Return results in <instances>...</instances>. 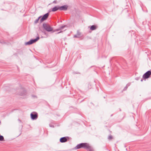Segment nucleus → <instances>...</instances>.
Returning a JSON list of instances; mask_svg holds the SVG:
<instances>
[{
  "label": "nucleus",
  "mask_w": 151,
  "mask_h": 151,
  "mask_svg": "<svg viewBox=\"0 0 151 151\" xmlns=\"http://www.w3.org/2000/svg\"><path fill=\"white\" fill-rule=\"evenodd\" d=\"M81 148H83L84 149L89 150L90 151L92 150V149L89 145L87 143H81L78 144L75 147V149H77Z\"/></svg>",
  "instance_id": "obj_1"
},
{
  "label": "nucleus",
  "mask_w": 151,
  "mask_h": 151,
  "mask_svg": "<svg viewBox=\"0 0 151 151\" xmlns=\"http://www.w3.org/2000/svg\"><path fill=\"white\" fill-rule=\"evenodd\" d=\"M42 26L43 28L47 32H50L53 30V28L47 24L44 23Z\"/></svg>",
  "instance_id": "obj_2"
},
{
  "label": "nucleus",
  "mask_w": 151,
  "mask_h": 151,
  "mask_svg": "<svg viewBox=\"0 0 151 151\" xmlns=\"http://www.w3.org/2000/svg\"><path fill=\"white\" fill-rule=\"evenodd\" d=\"M39 37H38L35 39L31 40H30L29 41L26 42L25 45H31L33 43H34L37 41L39 39Z\"/></svg>",
  "instance_id": "obj_3"
},
{
  "label": "nucleus",
  "mask_w": 151,
  "mask_h": 151,
  "mask_svg": "<svg viewBox=\"0 0 151 151\" xmlns=\"http://www.w3.org/2000/svg\"><path fill=\"white\" fill-rule=\"evenodd\" d=\"M151 75V71L150 70L148 71L145 73L143 76V78L145 79L149 78Z\"/></svg>",
  "instance_id": "obj_4"
},
{
  "label": "nucleus",
  "mask_w": 151,
  "mask_h": 151,
  "mask_svg": "<svg viewBox=\"0 0 151 151\" xmlns=\"http://www.w3.org/2000/svg\"><path fill=\"white\" fill-rule=\"evenodd\" d=\"M30 116L32 120L36 119L38 117L37 114L36 112L31 113Z\"/></svg>",
  "instance_id": "obj_5"
},
{
  "label": "nucleus",
  "mask_w": 151,
  "mask_h": 151,
  "mask_svg": "<svg viewBox=\"0 0 151 151\" xmlns=\"http://www.w3.org/2000/svg\"><path fill=\"white\" fill-rule=\"evenodd\" d=\"M49 16V13H47L45 14L42 17L41 19L40 20V22H42L45 20Z\"/></svg>",
  "instance_id": "obj_6"
},
{
  "label": "nucleus",
  "mask_w": 151,
  "mask_h": 151,
  "mask_svg": "<svg viewBox=\"0 0 151 151\" xmlns=\"http://www.w3.org/2000/svg\"><path fill=\"white\" fill-rule=\"evenodd\" d=\"M68 7L67 5H64L61 6H59V10L60 11H66Z\"/></svg>",
  "instance_id": "obj_7"
},
{
  "label": "nucleus",
  "mask_w": 151,
  "mask_h": 151,
  "mask_svg": "<svg viewBox=\"0 0 151 151\" xmlns=\"http://www.w3.org/2000/svg\"><path fill=\"white\" fill-rule=\"evenodd\" d=\"M65 27V25L63 26H61L59 28L56 29L53 32H54L55 31H60V32H59L57 33H56V34H59V33H61L63 32L62 30H63V29Z\"/></svg>",
  "instance_id": "obj_8"
},
{
  "label": "nucleus",
  "mask_w": 151,
  "mask_h": 151,
  "mask_svg": "<svg viewBox=\"0 0 151 151\" xmlns=\"http://www.w3.org/2000/svg\"><path fill=\"white\" fill-rule=\"evenodd\" d=\"M67 140L66 137H61L60 139V141L61 142L63 143L66 142Z\"/></svg>",
  "instance_id": "obj_9"
},
{
  "label": "nucleus",
  "mask_w": 151,
  "mask_h": 151,
  "mask_svg": "<svg viewBox=\"0 0 151 151\" xmlns=\"http://www.w3.org/2000/svg\"><path fill=\"white\" fill-rule=\"evenodd\" d=\"M81 35V33L79 32L78 31L76 35H75L74 36V37L76 38H79L80 37Z\"/></svg>",
  "instance_id": "obj_10"
},
{
  "label": "nucleus",
  "mask_w": 151,
  "mask_h": 151,
  "mask_svg": "<svg viewBox=\"0 0 151 151\" xmlns=\"http://www.w3.org/2000/svg\"><path fill=\"white\" fill-rule=\"evenodd\" d=\"M97 28V26L96 25H93L91 26L90 29L91 30H93L96 29Z\"/></svg>",
  "instance_id": "obj_11"
},
{
  "label": "nucleus",
  "mask_w": 151,
  "mask_h": 151,
  "mask_svg": "<svg viewBox=\"0 0 151 151\" xmlns=\"http://www.w3.org/2000/svg\"><path fill=\"white\" fill-rule=\"evenodd\" d=\"M58 9H59V6H55L52 8V11L53 12H55Z\"/></svg>",
  "instance_id": "obj_12"
},
{
  "label": "nucleus",
  "mask_w": 151,
  "mask_h": 151,
  "mask_svg": "<svg viewBox=\"0 0 151 151\" xmlns=\"http://www.w3.org/2000/svg\"><path fill=\"white\" fill-rule=\"evenodd\" d=\"M22 91H23V93H20L19 94L20 95H21V96H23L26 94V91L24 90H22Z\"/></svg>",
  "instance_id": "obj_13"
},
{
  "label": "nucleus",
  "mask_w": 151,
  "mask_h": 151,
  "mask_svg": "<svg viewBox=\"0 0 151 151\" xmlns=\"http://www.w3.org/2000/svg\"><path fill=\"white\" fill-rule=\"evenodd\" d=\"M41 16H40L39 17L38 19H37L35 21V24H36L38 22V21H39V19H40L41 17Z\"/></svg>",
  "instance_id": "obj_14"
},
{
  "label": "nucleus",
  "mask_w": 151,
  "mask_h": 151,
  "mask_svg": "<svg viewBox=\"0 0 151 151\" xmlns=\"http://www.w3.org/2000/svg\"><path fill=\"white\" fill-rule=\"evenodd\" d=\"M130 85V84L129 83H128L126 86H125V87L124 88V90H126L127 88Z\"/></svg>",
  "instance_id": "obj_15"
},
{
  "label": "nucleus",
  "mask_w": 151,
  "mask_h": 151,
  "mask_svg": "<svg viewBox=\"0 0 151 151\" xmlns=\"http://www.w3.org/2000/svg\"><path fill=\"white\" fill-rule=\"evenodd\" d=\"M4 140V137L1 135H0V141H2Z\"/></svg>",
  "instance_id": "obj_16"
},
{
  "label": "nucleus",
  "mask_w": 151,
  "mask_h": 151,
  "mask_svg": "<svg viewBox=\"0 0 151 151\" xmlns=\"http://www.w3.org/2000/svg\"><path fill=\"white\" fill-rule=\"evenodd\" d=\"M112 136L111 135H110L109 136L108 138L109 139H112Z\"/></svg>",
  "instance_id": "obj_17"
},
{
  "label": "nucleus",
  "mask_w": 151,
  "mask_h": 151,
  "mask_svg": "<svg viewBox=\"0 0 151 151\" xmlns=\"http://www.w3.org/2000/svg\"><path fill=\"white\" fill-rule=\"evenodd\" d=\"M57 1L55 0L53 1V3H54V4H56L57 3Z\"/></svg>",
  "instance_id": "obj_18"
},
{
  "label": "nucleus",
  "mask_w": 151,
  "mask_h": 151,
  "mask_svg": "<svg viewBox=\"0 0 151 151\" xmlns=\"http://www.w3.org/2000/svg\"><path fill=\"white\" fill-rule=\"evenodd\" d=\"M143 79H141V81H143Z\"/></svg>",
  "instance_id": "obj_19"
},
{
  "label": "nucleus",
  "mask_w": 151,
  "mask_h": 151,
  "mask_svg": "<svg viewBox=\"0 0 151 151\" xmlns=\"http://www.w3.org/2000/svg\"><path fill=\"white\" fill-rule=\"evenodd\" d=\"M0 42L1 43H3V42Z\"/></svg>",
  "instance_id": "obj_20"
},
{
  "label": "nucleus",
  "mask_w": 151,
  "mask_h": 151,
  "mask_svg": "<svg viewBox=\"0 0 151 151\" xmlns=\"http://www.w3.org/2000/svg\"><path fill=\"white\" fill-rule=\"evenodd\" d=\"M42 32H43V31H42ZM44 33H45V34H46V33H45V32H44Z\"/></svg>",
  "instance_id": "obj_21"
},
{
  "label": "nucleus",
  "mask_w": 151,
  "mask_h": 151,
  "mask_svg": "<svg viewBox=\"0 0 151 151\" xmlns=\"http://www.w3.org/2000/svg\"><path fill=\"white\" fill-rule=\"evenodd\" d=\"M88 86H91V85L90 84H88Z\"/></svg>",
  "instance_id": "obj_22"
}]
</instances>
